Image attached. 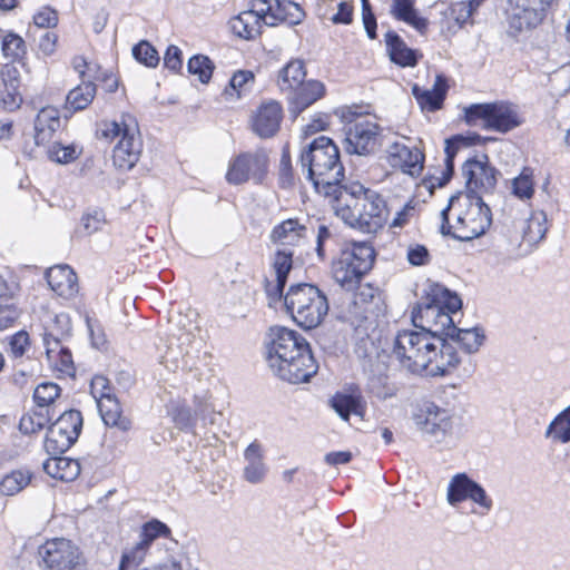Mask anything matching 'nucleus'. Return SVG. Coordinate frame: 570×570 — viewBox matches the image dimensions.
Instances as JSON below:
<instances>
[{
  "label": "nucleus",
  "mask_w": 570,
  "mask_h": 570,
  "mask_svg": "<svg viewBox=\"0 0 570 570\" xmlns=\"http://www.w3.org/2000/svg\"><path fill=\"white\" fill-rule=\"evenodd\" d=\"M385 46L390 60L400 67H415L422 53L406 46L404 40L393 30L385 33Z\"/></svg>",
  "instance_id": "c85d7f7f"
},
{
  "label": "nucleus",
  "mask_w": 570,
  "mask_h": 570,
  "mask_svg": "<svg viewBox=\"0 0 570 570\" xmlns=\"http://www.w3.org/2000/svg\"><path fill=\"white\" fill-rule=\"evenodd\" d=\"M392 149L391 159L393 166H399L403 173L411 176L421 174L425 157L420 148L395 142Z\"/></svg>",
  "instance_id": "c756f323"
},
{
  "label": "nucleus",
  "mask_w": 570,
  "mask_h": 570,
  "mask_svg": "<svg viewBox=\"0 0 570 570\" xmlns=\"http://www.w3.org/2000/svg\"><path fill=\"white\" fill-rule=\"evenodd\" d=\"M61 128L60 112L57 108L47 106L39 110L35 118V144L45 146L53 140L56 132Z\"/></svg>",
  "instance_id": "a878e982"
},
{
  "label": "nucleus",
  "mask_w": 570,
  "mask_h": 570,
  "mask_svg": "<svg viewBox=\"0 0 570 570\" xmlns=\"http://www.w3.org/2000/svg\"><path fill=\"white\" fill-rule=\"evenodd\" d=\"M433 336L429 333L403 330L399 331L392 340L391 355L401 367L412 374H424L431 363V347Z\"/></svg>",
  "instance_id": "1a4fd4ad"
},
{
  "label": "nucleus",
  "mask_w": 570,
  "mask_h": 570,
  "mask_svg": "<svg viewBox=\"0 0 570 570\" xmlns=\"http://www.w3.org/2000/svg\"><path fill=\"white\" fill-rule=\"evenodd\" d=\"M462 175L465 178L466 191H459L449 198V204L440 214H449L455 204L466 208V212L476 214H491L490 207L483 202L479 195V190L491 191L494 189L499 170L489 163V156L482 154L481 158H468L462 165Z\"/></svg>",
  "instance_id": "20e7f679"
},
{
  "label": "nucleus",
  "mask_w": 570,
  "mask_h": 570,
  "mask_svg": "<svg viewBox=\"0 0 570 570\" xmlns=\"http://www.w3.org/2000/svg\"><path fill=\"white\" fill-rule=\"evenodd\" d=\"M81 149L75 144L63 145L60 141H52L47 149V156L57 164H70L78 159Z\"/></svg>",
  "instance_id": "3c124183"
},
{
  "label": "nucleus",
  "mask_w": 570,
  "mask_h": 570,
  "mask_svg": "<svg viewBox=\"0 0 570 570\" xmlns=\"http://www.w3.org/2000/svg\"><path fill=\"white\" fill-rule=\"evenodd\" d=\"M462 307L456 293L438 283H431L421 302L412 309V322L420 332L429 333L433 341L446 337L454 321L451 314Z\"/></svg>",
  "instance_id": "7ed1b4c3"
},
{
  "label": "nucleus",
  "mask_w": 570,
  "mask_h": 570,
  "mask_svg": "<svg viewBox=\"0 0 570 570\" xmlns=\"http://www.w3.org/2000/svg\"><path fill=\"white\" fill-rule=\"evenodd\" d=\"M521 125L518 112L503 101L490 102L489 116L483 129L505 134Z\"/></svg>",
  "instance_id": "bb28decb"
},
{
  "label": "nucleus",
  "mask_w": 570,
  "mask_h": 570,
  "mask_svg": "<svg viewBox=\"0 0 570 570\" xmlns=\"http://www.w3.org/2000/svg\"><path fill=\"white\" fill-rule=\"evenodd\" d=\"M61 389L52 382L40 383L33 392V401L38 407L49 409L51 404L60 396Z\"/></svg>",
  "instance_id": "5fc2aeb1"
},
{
  "label": "nucleus",
  "mask_w": 570,
  "mask_h": 570,
  "mask_svg": "<svg viewBox=\"0 0 570 570\" xmlns=\"http://www.w3.org/2000/svg\"><path fill=\"white\" fill-rule=\"evenodd\" d=\"M289 94V111L297 116L325 95V86L318 80H308Z\"/></svg>",
  "instance_id": "cd10ccee"
},
{
  "label": "nucleus",
  "mask_w": 570,
  "mask_h": 570,
  "mask_svg": "<svg viewBox=\"0 0 570 570\" xmlns=\"http://www.w3.org/2000/svg\"><path fill=\"white\" fill-rule=\"evenodd\" d=\"M82 429V415L78 410H66L47 430L45 449L48 454H62L78 440Z\"/></svg>",
  "instance_id": "ddd939ff"
},
{
  "label": "nucleus",
  "mask_w": 570,
  "mask_h": 570,
  "mask_svg": "<svg viewBox=\"0 0 570 570\" xmlns=\"http://www.w3.org/2000/svg\"><path fill=\"white\" fill-rule=\"evenodd\" d=\"M70 331L69 317L67 314L56 315L53 318V326L46 328L43 333V344L46 346V353L50 357L51 353L58 351L60 361V371L70 373L73 370L72 356L70 351L65 347H60V340L63 335Z\"/></svg>",
  "instance_id": "6ab92c4d"
},
{
  "label": "nucleus",
  "mask_w": 570,
  "mask_h": 570,
  "mask_svg": "<svg viewBox=\"0 0 570 570\" xmlns=\"http://www.w3.org/2000/svg\"><path fill=\"white\" fill-rule=\"evenodd\" d=\"M512 195L524 200L530 199L534 194L533 169L524 167L521 173L511 181Z\"/></svg>",
  "instance_id": "8fccbe9b"
},
{
  "label": "nucleus",
  "mask_w": 570,
  "mask_h": 570,
  "mask_svg": "<svg viewBox=\"0 0 570 570\" xmlns=\"http://www.w3.org/2000/svg\"><path fill=\"white\" fill-rule=\"evenodd\" d=\"M244 460L246 462L243 471V478L252 483L257 484L264 481L268 468L264 462L263 445L257 441H253L244 451Z\"/></svg>",
  "instance_id": "7c9ffc66"
},
{
  "label": "nucleus",
  "mask_w": 570,
  "mask_h": 570,
  "mask_svg": "<svg viewBox=\"0 0 570 570\" xmlns=\"http://www.w3.org/2000/svg\"><path fill=\"white\" fill-rule=\"evenodd\" d=\"M253 7L257 8L266 26H277L286 22L295 26L305 18L302 7L289 0H254Z\"/></svg>",
  "instance_id": "f3484780"
},
{
  "label": "nucleus",
  "mask_w": 570,
  "mask_h": 570,
  "mask_svg": "<svg viewBox=\"0 0 570 570\" xmlns=\"http://www.w3.org/2000/svg\"><path fill=\"white\" fill-rule=\"evenodd\" d=\"M354 297L357 298L358 305H363L365 313L372 314L375 318L384 313L385 307L383 297L377 287H374L371 284L360 286L358 291L354 294Z\"/></svg>",
  "instance_id": "79ce46f5"
},
{
  "label": "nucleus",
  "mask_w": 570,
  "mask_h": 570,
  "mask_svg": "<svg viewBox=\"0 0 570 570\" xmlns=\"http://www.w3.org/2000/svg\"><path fill=\"white\" fill-rule=\"evenodd\" d=\"M462 146H469L466 138L462 135H455L445 139V168L440 177L429 176L422 181V185L432 194L435 187L445 186L454 175V159Z\"/></svg>",
  "instance_id": "b1692460"
},
{
  "label": "nucleus",
  "mask_w": 570,
  "mask_h": 570,
  "mask_svg": "<svg viewBox=\"0 0 570 570\" xmlns=\"http://www.w3.org/2000/svg\"><path fill=\"white\" fill-rule=\"evenodd\" d=\"M431 356L430 366L424 372L428 376H446L461 363L455 346L446 337L433 341Z\"/></svg>",
  "instance_id": "aec40b11"
},
{
  "label": "nucleus",
  "mask_w": 570,
  "mask_h": 570,
  "mask_svg": "<svg viewBox=\"0 0 570 570\" xmlns=\"http://www.w3.org/2000/svg\"><path fill=\"white\" fill-rule=\"evenodd\" d=\"M284 305L297 325L305 330L318 326L328 312L325 294L307 283L291 285Z\"/></svg>",
  "instance_id": "0eeeda50"
},
{
  "label": "nucleus",
  "mask_w": 570,
  "mask_h": 570,
  "mask_svg": "<svg viewBox=\"0 0 570 570\" xmlns=\"http://www.w3.org/2000/svg\"><path fill=\"white\" fill-rule=\"evenodd\" d=\"M150 546L139 540L134 547L124 551L118 570H183L181 563L175 559H170L158 566L139 568L145 561Z\"/></svg>",
  "instance_id": "5701e85b"
},
{
  "label": "nucleus",
  "mask_w": 570,
  "mask_h": 570,
  "mask_svg": "<svg viewBox=\"0 0 570 570\" xmlns=\"http://www.w3.org/2000/svg\"><path fill=\"white\" fill-rule=\"evenodd\" d=\"M548 224V216L521 217L514 222V226L521 232L522 242L527 243L530 248L544 238Z\"/></svg>",
  "instance_id": "473e14b6"
},
{
  "label": "nucleus",
  "mask_w": 570,
  "mask_h": 570,
  "mask_svg": "<svg viewBox=\"0 0 570 570\" xmlns=\"http://www.w3.org/2000/svg\"><path fill=\"white\" fill-rule=\"evenodd\" d=\"M266 362L275 376L291 384L308 382L318 370L307 341L296 331L282 326L269 330Z\"/></svg>",
  "instance_id": "f257e3e1"
},
{
  "label": "nucleus",
  "mask_w": 570,
  "mask_h": 570,
  "mask_svg": "<svg viewBox=\"0 0 570 570\" xmlns=\"http://www.w3.org/2000/svg\"><path fill=\"white\" fill-rule=\"evenodd\" d=\"M97 87L92 81H85L71 89L66 98V109L76 112L86 109L96 96Z\"/></svg>",
  "instance_id": "ea45409f"
},
{
  "label": "nucleus",
  "mask_w": 570,
  "mask_h": 570,
  "mask_svg": "<svg viewBox=\"0 0 570 570\" xmlns=\"http://www.w3.org/2000/svg\"><path fill=\"white\" fill-rule=\"evenodd\" d=\"M544 436L559 443L570 442V405L551 421Z\"/></svg>",
  "instance_id": "a18cd8bd"
},
{
  "label": "nucleus",
  "mask_w": 570,
  "mask_h": 570,
  "mask_svg": "<svg viewBox=\"0 0 570 570\" xmlns=\"http://www.w3.org/2000/svg\"><path fill=\"white\" fill-rule=\"evenodd\" d=\"M43 470L53 479L70 482L80 474V464L77 460L56 454L43 462Z\"/></svg>",
  "instance_id": "72a5a7b5"
},
{
  "label": "nucleus",
  "mask_w": 570,
  "mask_h": 570,
  "mask_svg": "<svg viewBox=\"0 0 570 570\" xmlns=\"http://www.w3.org/2000/svg\"><path fill=\"white\" fill-rule=\"evenodd\" d=\"M97 134L106 139L120 140L114 147L112 163L119 170H130L139 159L142 142L138 135V125L131 116H121V121L104 120L99 124Z\"/></svg>",
  "instance_id": "6e6552de"
},
{
  "label": "nucleus",
  "mask_w": 570,
  "mask_h": 570,
  "mask_svg": "<svg viewBox=\"0 0 570 570\" xmlns=\"http://www.w3.org/2000/svg\"><path fill=\"white\" fill-rule=\"evenodd\" d=\"M283 120V107L276 100L264 101L252 118V130L262 139L277 135Z\"/></svg>",
  "instance_id": "412c9836"
},
{
  "label": "nucleus",
  "mask_w": 570,
  "mask_h": 570,
  "mask_svg": "<svg viewBox=\"0 0 570 570\" xmlns=\"http://www.w3.org/2000/svg\"><path fill=\"white\" fill-rule=\"evenodd\" d=\"M446 338L458 343L462 350L469 354L479 351L480 346L485 340V335L479 327L473 328H458L454 324L450 327Z\"/></svg>",
  "instance_id": "e433bc0d"
},
{
  "label": "nucleus",
  "mask_w": 570,
  "mask_h": 570,
  "mask_svg": "<svg viewBox=\"0 0 570 570\" xmlns=\"http://www.w3.org/2000/svg\"><path fill=\"white\" fill-rule=\"evenodd\" d=\"M31 478L32 474L28 470H14L1 480L0 492L3 495H14L30 483Z\"/></svg>",
  "instance_id": "de8ad7c7"
},
{
  "label": "nucleus",
  "mask_w": 570,
  "mask_h": 570,
  "mask_svg": "<svg viewBox=\"0 0 570 570\" xmlns=\"http://www.w3.org/2000/svg\"><path fill=\"white\" fill-rule=\"evenodd\" d=\"M279 186L288 188L294 185V174L292 167L291 155L287 148L282 150L279 160Z\"/></svg>",
  "instance_id": "e2e57ef3"
},
{
  "label": "nucleus",
  "mask_w": 570,
  "mask_h": 570,
  "mask_svg": "<svg viewBox=\"0 0 570 570\" xmlns=\"http://www.w3.org/2000/svg\"><path fill=\"white\" fill-rule=\"evenodd\" d=\"M104 224H106V220L99 216H80L75 228V235L78 237L90 236L99 230Z\"/></svg>",
  "instance_id": "680f3d73"
},
{
  "label": "nucleus",
  "mask_w": 570,
  "mask_h": 570,
  "mask_svg": "<svg viewBox=\"0 0 570 570\" xmlns=\"http://www.w3.org/2000/svg\"><path fill=\"white\" fill-rule=\"evenodd\" d=\"M170 535L171 530L166 523L157 519H153L141 527L139 540L144 541L145 543L151 547V543L156 539L170 538Z\"/></svg>",
  "instance_id": "4d7b16f0"
},
{
  "label": "nucleus",
  "mask_w": 570,
  "mask_h": 570,
  "mask_svg": "<svg viewBox=\"0 0 570 570\" xmlns=\"http://www.w3.org/2000/svg\"><path fill=\"white\" fill-rule=\"evenodd\" d=\"M331 404L344 421H348L352 413L360 416L365 413V402L361 395L337 393L332 397Z\"/></svg>",
  "instance_id": "a19ab883"
},
{
  "label": "nucleus",
  "mask_w": 570,
  "mask_h": 570,
  "mask_svg": "<svg viewBox=\"0 0 570 570\" xmlns=\"http://www.w3.org/2000/svg\"><path fill=\"white\" fill-rule=\"evenodd\" d=\"M263 20L257 8L239 13L232 22V29L235 35L245 39L254 40L262 33Z\"/></svg>",
  "instance_id": "c9c22d12"
},
{
  "label": "nucleus",
  "mask_w": 570,
  "mask_h": 570,
  "mask_svg": "<svg viewBox=\"0 0 570 570\" xmlns=\"http://www.w3.org/2000/svg\"><path fill=\"white\" fill-rule=\"evenodd\" d=\"M175 426L180 431L195 433L197 419L195 411L186 403H173L168 410Z\"/></svg>",
  "instance_id": "49530a36"
},
{
  "label": "nucleus",
  "mask_w": 570,
  "mask_h": 570,
  "mask_svg": "<svg viewBox=\"0 0 570 570\" xmlns=\"http://www.w3.org/2000/svg\"><path fill=\"white\" fill-rule=\"evenodd\" d=\"M42 564L48 570H81L82 556L70 540L55 538L47 540L38 549Z\"/></svg>",
  "instance_id": "4468645a"
},
{
  "label": "nucleus",
  "mask_w": 570,
  "mask_h": 570,
  "mask_svg": "<svg viewBox=\"0 0 570 570\" xmlns=\"http://www.w3.org/2000/svg\"><path fill=\"white\" fill-rule=\"evenodd\" d=\"M554 0H510L512 6L508 17L509 33H518L538 27L547 17Z\"/></svg>",
  "instance_id": "dca6fc26"
},
{
  "label": "nucleus",
  "mask_w": 570,
  "mask_h": 570,
  "mask_svg": "<svg viewBox=\"0 0 570 570\" xmlns=\"http://www.w3.org/2000/svg\"><path fill=\"white\" fill-rule=\"evenodd\" d=\"M413 422L422 436L431 443H445L453 434V415L433 402H424L413 414Z\"/></svg>",
  "instance_id": "f8f14e48"
},
{
  "label": "nucleus",
  "mask_w": 570,
  "mask_h": 570,
  "mask_svg": "<svg viewBox=\"0 0 570 570\" xmlns=\"http://www.w3.org/2000/svg\"><path fill=\"white\" fill-rule=\"evenodd\" d=\"M375 256V249L367 240L345 243L333 261V278L344 289H354L372 269Z\"/></svg>",
  "instance_id": "423d86ee"
},
{
  "label": "nucleus",
  "mask_w": 570,
  "mask_h": 570,
  "mask_svg": "<svg viewBox=\"0 0 570 570\" xmlns=\"http://www.w3.org/2000/svg\"><path fill=\"white\" fill-rule=\"evenodd\" d=\"M446 500L452 507L469 500L480 508V515H487L493 508V500L484 488L466 473H458L451 478Z\"/></svg>",
  "instance_id": "2eb2a0df"
},
{
  "label": "nucleus",
  "mask_w": 570,
  "mask_h": 570,
  "mask_svg": "<svg viewBox=\"0 0 570 570\" xmlns=\"http://www.w3.org/2000/svg\"><path fill=\"white\" fill-rule=\"evenodd\" d=\"M98 409L104 423L126 432L131 428V421L122 415L119 401L108 392H102L98 399Z\"/></svg>",
  "instance_id": "2f4dec72"
},
{
  "label": "nucleus",
  "mask_w": 570,
  "mask_h": 570,
  "mask_svg": "<svg viewBox=\"0 0 570 570\" xmlns=\"http://www.w3.org/2000/svg\"><path fill=\"white\" fill-rule=\"evenodd\" d=\"M134 58L148 68H155L159 63V55L156 48L147 40H141L132 47Z\"/></svg>",
  "instance_id": "6e6d98bb"
},
{
  "label": "nucleus",
  "mask_w": 570,
  "mask_h": 570,
  "mask_svg": "<svg viewBox=\"0 0 570 570\" xmlns=\"http://www.w3.org/2000/svg\"><path fill=\"white\" fill-rule=\"evenodd\" d=\"M306 70L303 60L293 59L278 73L277 85L282 91H293L305 81Z\"/></svg>",
  "instance_id": "58836bf2"
},
{
  "label": "nucleus",
  "mask_w": 570,
  "mask_h": 570,
  "mask_svg": "<svg viewBox=\"0 0 570 570\" xmlns=\"http://www.w3.org/2000/svg\"><path fill=\"white\" fill-rule=\"evenodd\" d=\"M345 224L363 234L375 235L385 225L383 216H343Z\"/></svg>",
  "instance_id": "603ef678"
},
{
  "label": "nucleus",
  "mask_w": 570,
  "mask_h": 570,
  "mask_svg": "<svg viewBox=\"0 0 570 570\" xmlns=\"http://www.w3.org/2000/svg\"><path fill=\"white\" fill-rule=\"evenodd\" d=\"M492 224V216H442L441 232L468 242L483 235Z\"/></svg>",
  "instance_id": "a211bd4d"
},
{
  "label": "nucleus",
  "mask_w": 570,
  "mask_h": 570,
  "mask_svg": "<svg viewBox=\"0 0 570 570\" xmlns=\"http://www.w3.org/2000/svg\"><path fill=\"white\" fill-rule=\"evenodd\" d=\"M293 267V253L287 250H277L273 259V268L276 279L287 283V277Z\"/></svg>",
  "instance_id": "bf43d9fd"
},
{
  "label": "nucleus",
  "mask_w": 570,
  "mask_h": 570,
  "mask_svg": "<svg viewBox=\"0 0 570 570\" xmlns=\"http://www.w3.org/2000/svg\"><path fill=\"white\" fill-rule=\"evenodd\" d=\"M343 318L356 330L362 327L366 322H374L376 320L372 314L365 313V308H363L362 304H357V298L354 296L353 301L343 312Z\"/></svg>",
  "instance_id": "13d9d810"
},
{
  "label": "nucleus",
  "mask_w": 570,
  "mask_h": 570,
  "mask_svg": "<svg viewBox=\"0 0 570 570\" xmlns=\"http://www.w3.org/2000/svg\"><path fill=\"white\" fill-rule=\"evenodd\" d=\"M187 70L190 75L197 76L202 83H208L215 70V63L206 55H194L187 62Z\"/></svg>",
  "instance_id": "09e8293b"
},
{
  "label": "nucleus",
  "mask_w": 570,
  "mask_h": 570,
  "mask_svg": "<svg viewBox=\"0 0 570 570\" xmlns=\"http://www.w3.org/2000/svg\"><path fill=\"white\" fill-rule=\"evenodd\" d=\"M46 279L50 288L63 298L73 297L79 291L77 275L69 265L62 264L48 268Z\"/></svg>",
  "instance_id": "393cba45"
},
{
  "label": "nucleus",
  "mask_w": 570,
  "mask_h": 570,
  "mask_svg": "<svg viewBox=\"0 0 570 570\" xmlns=\"http://www.w3.org/2000/svg\"><path fill=\"white\" fill-rule=\"evenodd\" d=\"M195 416L203 422L204 425L216 423V411L205 397L195 396L194 399Z\"/></svg>",
  "instance_id": "052dcab7"
},
{
  "label": "nucleus",
  "mask_w": 570,
  "mask_h": 570,
  "mask_svg": "<svg viewBox=\"0 0 570 570\" xmlns=\"http://www.w3.org/2000/svg\"><path fill=\"white\" fill-rule=\"evenodd\" d=\"M391 14L399 21H403L420 32L428 28V20L419 16L414 8V0H393Z\"/></svg>",
  "instance_id": "4c0bfd02"
},
{
  "label": "nucleus",
  "mask_w": 570,
  "mask_h": 570,
  "mask_svg": "<svg viewBox=\"0 0 570 570\" xmlns=\"http://www.w3.org/2000/svg\"><path fill=\"white\" fill-rule=\"evenodd\" d=\"M53 414L50 409L38 407L23 414L19 422V431L26 435L36 434L42 431L52 420Z\"/></svg>",
  "instance_id": "37998d69"
},
{
  "label": "nucleus",
  "mask_w": 570,
  "mask_h": 570,
  "mask_svg": "<svg viewBox=\"0 0 570 570\" xmlns=\"http://www.w3.org/2000/svg\"><path fill=\"white\" fill-rule=\"evenodd\" d=\"M333 208L335 214L341 210L351 213L360 210L358 214H409L415 209L414 200L401 202L397 197L386 199L376 190L365 188L361 183L354 181L341 186V190L333 198Z\"/></svg>",
  "instance_id": "39448f33"
},
{
  "label": "nucleus",
  "mask_w": 570,
  "mask_h": 570,
  "mask_svg": "<svg viewBox=\"0 0 570 570\" xmlns=\"http://www.w3.org/2000/svg\"><path fill=\"white\" fill-rule=\"evenodd\" d=\"M1 49L4 57L12 62L20 61L27 52L24 40L12 31L3 37Z\"/></svg>",
  "instance_id": "864d4df0"
},
{
  "label": "nucleus",
  "mask_w": 570,
  "mask_h": 570,
  "mask_svg": "<svg viewBox=\"0 0 570 570\" xmlns=\"http://www.w3.org/2000/svg\"><path fill=\"white\" fill-rule=\"evenodd\" d=\"M20 315L21 311L14 303L0 304V331L13 326Z\"/></svg>",
  "instance_id": "69168bd1"
},
{
  "label": "nucleus",
  "mask_w": 570,
  "mask_h": 570,
  "mask_svg": "<svg viewBox=\"0 0 570 570\" xmlns=\"http://www.w3.org/2000/svg\"><path fill=\"white\" fill-rule=\"evenodd\" d=\"M306 227L296 218H288L275 226L271 233V239L283 246H295L304 238Z\"/></svg>",
  "instance_id": "f704fd0d"
},
{
  "label": "nucleus",
  "mask_w": 570,
  "mask_h": 570,
  "mask_svg": "<svg viewBox=\"0 0 570 570\" xmlns=\"http://www.w3.org/2000/svg\"><path fill=\"white\" fill-rule=\"evenodd\" d=\"M366 391L372 396L384 401L396 396L399 387L385 373H379L368 376Z\"/></svg>",
  "instance_id": "c03bdc74"
},
{
  "label": "nucleus",
  "mask_w": 570,
  "mask_h": 570,
  "mask_svg": "<svg viewBox=\"0 0 570 570\" xmlns=\"http://www.w3.org/2000/svg\"><path fill=\"white\" fill-rule=\"evenodd\" d=\"M58 20V11L49 6L40 8L33 14V22L39 28H55Z\"/></svg>",
  "instance_id": "0e129e2a"
},
{
  "label": "nucleus",
  "mask_w": 570,
  "mask_h": 570,
  "mask_svg": "<svg viewBox=\"0 0 570 570\" xmlns=\"http://www.w3.org/2000/svg\"><path fill=\"white\" fill-rule=\"evenodd\" d=\"M20 87H13V90L6 88L0 92V104L3 109L13 111L18 109L22 102Z\"/></svg>",
  "instance_id": "774afa93"
},
{
  "label": "nucleus",
  "mask_w": 570,
  "mask_h": 570,
  "mask_svg": "<svg viewBox=\"0 0 570 570\" xmlns=\"http://www.w3.org/2000/svg\"><path fill=\"white\" fill-rule=\"evenodd\" d=\"M340 117L344 122L343 149L348 155L367 156L379 146L381 126L365 118L351 107L340 110Z\"/></svg>",
  "instance_id": "9d476101"
},
{
  "label": "nucleus",
  "mask_w": 570,
  "mask_h": 570,
  "mask_svg": "<svg viewBox=\"0 0 570 570\" xmlns=\"http://www.w3.org/2000/svg\"><path fill=\"white\" fill-rule=\"evenodd\" d=\"M269 168V153L261 147L243 151L229 160L226 180L230 185H243L253 181L259 185L264 181Z\"/></svg>",
  "instance_id": "9b49d317"
},
{
  "label": "nucleus",
  "mask_w": 570,
  "mask_h": 570,
  "mask_svg": "<svg viewBox=\"0 0 570 570\" xmlns=\"http://www.w3.org/2000/svg\"><path fill=\"white\" fill-rule=\"evenodd\" d=\"M490 102L474 104L464 109V120L468 125L474 126L478 120H483L487 124L489 116Z\"/></svg>",
  "instance_id": "338daca9"
},
{
  "label": "nucleus",
  "mask_w": 570,
  "mask_h": 570,
  "mask_svg": "<svg viewBox=\"0 0 570 570\" xmlns=\"http://www.w3.org/2000/svg\"><path fill=\"white\" fill-rule=\"evenodd\" d=\"M301 164L307 168V177L317 193L326 197H335L341 190L344 167L340 159V149L326 136H320L309 142L301 154Z\"/></svg>",
  "instance_id": "f03ea898"
},
{
  "label": "nucleus",
  "mask_w": 570,
  "mask_h": 570,
  "mask_svg": "<svg viewBox=\"0 0 570 570\" xmlns=\"http://www.w3.org/2000/svg\"><path fill=\"white\" fill-rule=\"evenodd\" d=\"M449 90L448 79L440 73L435 77V82L431 89H423L417 83L411 88L412 95L422 110L434 112L443 107Z\"/></svg>",
  "instance_id": "4be33fe9"
}]
</instances>
